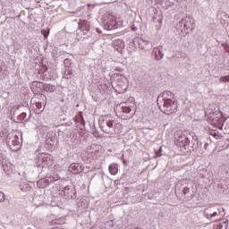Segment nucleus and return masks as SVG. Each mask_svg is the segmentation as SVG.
Masks as SVG:
<instances>
[{
  "label": "nucleus",
  "instance_id": "obj_1",
  "mask_svg": "<svg viewBox=\"0 0 229 229\" xmlns=\"http://www.w3.org/2000/svg\"><path fill=\"white\" fill-rule=\"evenodd\" d=\"M98 124L100 126L101 131L106 135H117V133H121L119 131L120 124H114V118L110 115H102L98 119Z\"/></svg>",
  "mask_w": 229,
  "mask_h": 229
},
{
  "label": "nucleus",
  "instance_id": "obj_2",
  "mask_svg": "<svg viewBox=\"0 0 229 229\" xmlns=\"http://www.w3.org/2000/svg\"><path fill=\"white\" fill-rule=\"evenodd\" d=\"M100 24L104 30H117V28H123V20L117 19L114 13L107 12L102 15Z\"/></svg>",
  "mask_w": 229,
  "mask_h": 229
},
{
  "label": "nucleus",
  "instance_id": "obj_3",
  "mask_svg": "<svg viewBox=\"0 0 229 229\" xmlns=\"http://www.w3.org/2000/svg\"><path fill=\"white\" fill-rule=\"evenodd\" d=\"M5 142L12 151H19L22 148V132H9L5 136Z\"/></svg>",
  "mask_w": 229,
  "mask_h": 229
},
{
  "label": "nucleus",
  "instance_id": "obj_4",
  "mask_svg": "<svg viewBox=\"0 0 229 229\" xmlns=\"http://www.w3.org/2000/svg\"><path fill=\"white\" fill-rule=\"evenodd\" d=\"M157 105L164 114L171 115L178 112V102L176 100H157Z\"/></svg>",
  "mask_w": 229,
  "mask_h": 229
},
{
  "label": "nucleus",
  "instance_id": "obj_5",
  "mask_svg": "<svg viewBox=\"0 0 229 229\" xmlns=\"http://www.w3.org/2000/svg\"><path fill=\"white\" fill-rule=\"evenodd\" d=\"M222 211L223 213H221V210L215 206H209L204 208L203 216L206 217V219H208V221H212V218L216 217V216H219V214L220 216H225V208H222Z\"/></svg>",
  "mask_w": 229,
  "mask_h": 229
},
{
  "label": "nucleus",
  "instance_id": "obj_6",
  "mask_svg": "<svg viewBox=\"0 0 229 229\" xmlns=\"http://www.w3.org/2000/svg\"><path fill=\"white\" fill-rule=\"evenodd\" d=\"M82 33L84 38L87 37H90L92 33L90 32V22L87 21H81L79 22V29L77 30V35H81Z\"/></svg>",
  "mask_w": 229,
  "mask_h": 229
},
{
  "label": "nucleus",
  "instance_id": "obj_7",
  "mask_svg": "<svg viewBox=\"0 0 229 229\" xmlns=\"http://www.w3.org/2000/svg\"><path fill=\"white\" fill-rule=\"evenodd\" d=\"M192 23V17L188 15L179 21V24H177V28L178 30H180V31L187 33V31L191 30Z\"/></svg>",
  "mask_w": 229,
  "mask_h": 229
},
{
  "label": "nucleus",
  "instance_id": "obj_8",
  "mask_svg": "<svg viewBox=\"0 0 229 229\" xmlns=\"http://www.w3.org/2000/svg\"><path fill=\"white\" fill-rule=\"evenodd\" d=\"M60 174L58 173H54L50 176H47L44 179H41L40 181L38 182V185H41L43 188L47 187L50 183H53L55 182H58L60 180Z\"/></svg>",
  "mask_w": 229,
  "mask_h": 229
},
{
  "label": "nucleus",
  "instance_id": "obj_9",
  "mask_svg": "<svg viewBox=\"0 0 229 229\" xmlns=\"http://www.w3.org/2000/svg\"><path fill=\"white\" fill-rule=\"evenodd\" d=\"M191 141L189 140V138L185 136V134H181L175 137V144L176 146H179L182 149H186L189 148V144Z\"/></svg>",
  "mask_w": 229,
  "mask_h": 229
},
{
  "label": "nucleus",
  "instance_id": "obj_10",
  "mask_svg": "<svg viewBox=\"0 0 229 229\" xmlns=\"http://www.w3.org/2000/svg\"><path fill=\"white\" fill-rule=\"evenodd\" d=\"M134 43H137L140 49H143L144 51H149L153 47V45L149 43V41L142 38H138L134 39Z\"/></svg>",
  "mask_w": 229,
  "mask_h": 229
},
{
  "label": "nucleus",
  "instance_id": "obj_11",
  "mask_svg": "<svg viewBox=\"0 0 229 229\" xmlns=\"http://www.w3.org/2000/svg\"><path fill=\"white\" fill-rule=\"evenodd\" d=\"M157 101H176L174 99V94L173 92L166 90L162 93V95H159L157 98Z\"/></svg>",
  "mask_w": 229,
  "mask_h": 229
},
{
  "label": "nucleus",
  "instance_id": "obj_12",
  "mask_svg": "<svg viewBox=\"0 0 229 229\" xmlns=\"http://www.w3.org/2000/svg\"><path fill=\"white\" fill-rule=\"evenodd\" d=\"M208 121L216 128L221 125V116H217L216 114H210L208 116Z\"/></svg>",
  "mask_w": 229,
  "mask_h": 229
},
{
  "label": "nucleus",
  "instance_id": "obj_13",
  "mask_svg": "<svg viewBox=\"0 0 229 229\" xmlns=\"http://www.w3.org/2000/svg\"><path fill=\"white\" fill-rule=\"evenodd\" d=\"M30 88L34 94H40L44 89V83L40 81H33Z\"/></svg>",
  "mask_w": 229,
  "mask_h": 229
},
{
  "label": "nucleus",
  "instance_id": "obj_14",
  "mask_svg": "<svg viewBox=\"0 0 229 229\" xmlns=\"http://www.w3.org/2000/svg\"><path fill=\"white\" fill-rule=\"evenodd\" d=\"M152 53L155 55L156 60H162V58L165 56L164 47L162 46L155 47Z\"/></svg>",
  "mask_w": 229,
  "mask_h": 229
},
{
  "label": "nucleus",
  "instance_id": "obj_15",
  "mask_svg": "<svg viewBox=\"0 0 229 229\" xmlns=\"http://www.w3.org/2000/svg\"><path fill=\"white\" fill-rule=\"evenodd\" d=\"M114 47L116 51H118V53H123V51H124V41H123V39H116L114 41L113 43Z\"/></svg>",
  "mask_w": 229,
  "mask_h": 229
},
{
  "label": "nucleus",
  "instance_id": "obj_16",
  "mask_svg": "<svg viewBox=\"0 0 229 229\" xmlns=\"http://www.w3.org/2000/svg\"><path fill=\"white\" fill-rule=\"evenodd\" d=\"M2 167L3 170L7 174H12L13 173V165L12 163H2Z\"/></svg>",
  "mask_w": 229,
  "mask_h": 229
},
{
  "label": "nucleus",
  "instance_id": "obj_17",
  "mask_svg": "<svg viewBox=\"0 0 229 229\" xmlns=\"http://www.w3.org/2000/svg\"><path fill=\"white\" fill-rule=\"evenodd\" d=\"M70 170L74 174H78V173H81V171H83V169L81 168V165L80 164H72L70 165Z\"/></svg>",
  "mask_w": 229,
  "mask_h": 229
},
{
  "label": "nucleus",
  "instance_id": "obj_18",
  "mask_svg": "<svg viewBox=\"0 0 229 229\" xmlns=\"http://www.w3.org/2000/svg\"><path fill=\"white\" fill-rule=\"evenodd\" d=\"M43 90L45 92H55L56 91V86L51 85V84H44L43 83Z\"/></svg>",
  "mask_w": 229,
  "mask_h": 229
},
{
  "label": "nucleus",
  "instance_id": "obj_19",
  "mask_svg": "<svg viewBox=\"0 0 229 229\" xmlns=\"http://www.w3.org/2000/svg\"><path fill=\"white\" fill-rule=\"evenodd\" d=\"M108 169L109 173L113 175H115L117 173H119V166L115 163L111 164Z\"/></svg>",
  "mask_w": 229,
  "mask_h": 229
},
{
  "label": "nucleus",
  "instance_id": "obj_20",
  "mask_svg": "<svg viewBox=\"0 0 229 229\" xmlns=\"http://www.w3.org/2000/svg\"><path fill=\"white\" fill-rule=\"evenodd\" d=\"M75 123H80L82 126H85V120L83 119V114L80 113L76 118H75Z\"/></svg>",
  "mask_w": 229,
  "mask_h": 229
},
{
  "label": "nucleus",
  "instance_id": "obj_21",
  "mask_svg": "<svg viewBox=\"0 0 229 229\" xmlns=\"http://www.w3.org/2000/svg\"><path fill=\"white\" fill-rule=\"evenodd\" d=\"M41 34L45 38H47L49 37V29L42 30Z\"/></svg>",
  "mask_w": 229,
  "mask_h": 229
},
{
  "label": "nucleus",
  "instance_id": "obj_22",
  "mask_svg": "<svg viewBox=\"0 0 229 229\" xmlns=\"http://www.w3.org/2000/svg\"><path fill=\"white\" fill-rule=\"evenodd\" d=\"M220 81H221L222 83H229V75H227V76H222V77L220 78Z\"/></svg>",
  "mask_w": 229,
  "mask_h": 229
},
{
  "label": "nucleus",
  "instance_id": "obj_23",
  "mask_svg": "<svg viewBox=\"0 0 229 229\" xmlns=\"http://www.w3.org/2000/svg\"><path fill=\"white\" fill-rule=\"evenodd\" d=\"M26 113L23 112L21 113L20 115H18V121H24V119H26Z\"/></svg>",
  "mask_w": 229,
  "mask_h": 229
},
{
  "label": "nucleus",
  "instance_id": "obj_24",
  "mask_svg": "<svg viewBox=\"0 0 229 229\" xmlns=\"http://www.w3.org/2000/svg\"><path fill=\"white\" fill-rule=\"evenodd\" d=\"M189 192H191V188L189 187H184L183 190H182V194L184 196H187V194H189Z\"/></svg>",
  "mask_w": 229,
  "mask_h": 229
},
{
  "label": "nucleus",
  "instance_id": "obj_25",
  "mask_svg": "<svg viewBox=\"0 0 229 229\" xmlns=\"http://www.w3.org/2000/svg\"><path fill=\"white\" fill-rule=\"evenodd\" d=\"M64 64L65 67H71V59L69 58L64 59Z\"/></svg>",
  "mask_w": 229,
  "mask_h": 229
},
{
  "label": "nucleus",
  "instance_id": "obj_26",
  "mask_svg": "<svg viewBox=\"0 0 229 229\" xmlns=\"http://www.w3.org/2000/svg\"><path fill=\"white\" fill-rule=\"evenodd\" d=\"M55 225H62L64 223V218H57L54 220Z\"/></svg>",
  "mask_w": 229,
  "mask_h": 229
},
{
  "label": "nucleus",
  "instance_id": "obj_27",
  "mask_svg": "<svg viewBox=\"0 0 229 229\" xmlns=\"http://www.w3.org/2000/svg\"><path fill=\"white\" fill-rule=\"evenodd\" d=\"M66 78L67 80H71V78H72V72H71V70L67 71Z\"/></svg>",
  "mask_w": 229,
  "mask_h": 229
},
{
  "label": "nucleus",
  "instance_id": "obj_28",
  "mask_svg": "<svg viewBox=\"0 0 229 229\" xmlns=\"http://www.w3.org/2000/svg\"><path fill=\"white\" fill-rule=\"evenodd\" d=\"M5 199L4 193L0 191V203H3Z\"/></svg>",
  "mask_w": 229,
  "mask_h": 229
},
{
  "label": "nucleus",
  "instance_id": "obj_29",
  "mask_svg": "<svg viewBox=\"0 0 229 229\" xmlns=\"http://www.w3.org/2000/svg\"><path fill=\"white\" fill-rule=\"evenodd\" d=\"M43 160L44 162H47V160H51V156H49V154L45 155V157H43Z\"/></svg>",
  "mask_w": 229,
  "mask_h": 229
},
{
  "label": "nucleus",
  "instance_id": "obj_30",
  "mask_svg": "<svg viewBox=\"0 0 229 229\" xmlns=\"http://www.w3.org/2000/svg\"><path fill=\"white\" fill-rule=\"evenodd\" d=\"M123 112H125V114H130L131 112V108H130V107H123Z\"/></svg>",
  "mask_w": 229,
  "mask_h": 229
},
{
  "label": "nucleus",
  "instance_id": "obj_31",
  "mask_svg": "<svg viewBox=\"0 0 229 229\" xmlns=\"http://www.w3.org/2000/svg\"><path fill=\"white\" fill-rule=\"evenodd\" d=\"M207 148H208V143L204 144V149H207Z\"/></svg>",
  "mask_w": 229,
  "mask_h": 229
},
{
  "label": "nucleus",
  "instance_id": "obj_32",
  "mask_svg": "<svg viewBox=\"0 0 229 229\" xmlns=\"http://www.w3.org/2000/svg\"><path fill=\"white\" fill-rule=\"evenodd\" d=\"M123 164H124V165H128V163L124 159H123Z\"/></svg>",
  "mask_w": 229,
  "mask_h": 229
},
{
  "label": "nucleus",
  "instance_id": "obj_33",
  "mask_svg": "<svg viewBox=\"0 0 229 229\" xmlns=\"http://www.w3.org/2000/svg\"><path fill=\"white\" fill-rule=\"evenodd\" d=\"M65 191H69V187L64 188V194H65Z\"/></svg>",
  "mask_w": 229,
  "mask_h": 229
},
{
  "label": "nucleus",
  "instance_id": "obj_34",
  "mask_svg": "<svg viewBox=\"0 0 229 229\" xmlns=\"http://www.w3.org/2000/svg\"><path fill=\"white\" fill-rule=\"evenodd\" d=\"M222 169H226V165H223V166H222Z\"/></svg>",
  "mask_w": 229,
  "mask_h": 229
},
{
  "label": "nucleus",
  "instance_id": "obj_35",
  "mask_svg": "<svg viewBox=\"0 0 229 229\" xmlns=\"http://www.w3.org/2000/svg\"><path fill=\"white\" fill-rule=\"evenodd\" d=\"M21 191H24V188H22V186H21Z\"/></svg>",
  "mask_w": 229,
  "mask_h": 229
},
{
  "label": "nucleus",
  "instance_id": "obj_36",
  "mask_svg": "<svg viewBox=\"0 0 229 229\" xmlns=\"http://www.w3.org/2000/svg\"><path fill=\"white\" fill-rule=\"evenodd\" d=\"M88 6H92V4H88Z\"/></svg>",
  "mask_w": 229,
  "mask_h": 229
},
{
  "label": "nucleus",
  "instance_id": "obj_37",
  "mask_svg": "<svg viewBox=\"0 0 229 229\" xmlns=\"http://www.w3.org/2000/svg\"><path fill=\"white\" fill-rule=\"evenodd\" d=\"M225 174H228V170L225 171Z\"/></svg>",
  "mask_w": 229,
  "mask_h": 229
},
{
  "label": "nucleus",
  "instance_id": "obj_38",
  "mask_svg": "<svg viewBox=\"0 0 229 229\" xmlns=\"http://www.w3.org/2000/svg\"><path fill=\"white\" fill-rule=\"evenodd\" d=\"M37 106H40V104H37Z\"/></svg>",
  "mask_w": 229,
  "mask_h": 229
}]
</instances>
